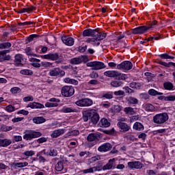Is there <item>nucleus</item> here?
Listing matches in <instances>:
<instances>
[{
	"label": "nucleus",
	"mask_w": 175,
	"mask_h": 175,
	"mask_svg": "<svg viewBox=\"0 0 175 175\" xmlns=\"http://www.w3.org/2000/svg\"><path fill=\"white\" fill-rule=\"evenodd\" d=\"M82 118L85 122H87L90 118L92 125H96L99 122V114H98L96 110L90 109L83 111Z\"/></svg>",
	"instance_id": "nucleus-1"
},
{
	"label": "nucleus",
	"mask_w": 175,
	"mask_h": 175,
	"mask_svg": "<svg viewBox=\"0 0 175 175\" xmlns=\"http://www.w3.org/2000/svg\"><path fill=\"white\" fill-rule=\"evenodd\" d=\"M106 36H107L106 33H97L96 36H93V38H88L86 42L87 43H91L93 46H99L100 44L99 41L106 39Z\"/></svg>",
	"instance_id": "nucleus-2"
},
{
	"label": "nucleus",
	"mask_w": 175,
	"mask_h": 175,
	"mask_svg": "<svg viewBox=\"0 0 175 175\" xmlns=\"http://www.w3.org/2000/svg\"><path fill=\"white\" fill-rule=\"evenodd\" d=\"M42 59H51V61H57V64H61L63 62L64 58L61 57L58 53H49L47 55H41Z\"/></svg>",
	"instance_id": "nucleus-3"
},
{
	"label": "nucleus",
	"mask_w": 175,
	"mask_h": 175,
	"mask_svg": "<svg viewBox=\"0 0 175 175\" xmlns=\"http://www.w3.org/2000/svg\"><path fill=\"white\" fill-rule=\"evenodd\" d=\"M167 120H169V115L165 112L157 114L153 117L154 124H165V122Z\"/></svg>",
	"instance_id": "nucleus-4"
},
{
	"label": "nucleus",
	"mask_w": 175,
	"mask_h": 175,
	"mask_svg": "<svg viewBox=\"0 0 175 175\" xmlns=\"http://www.w3.org/2000/svg\"><path fill=\"white\" fill-rule=\"evenodd\" d=\"M42 136V133L36 132L35 131H27L23 135L24 140L31 141L32 139H36Z\"/></svg>",
	"instance_id": "nucleus-5"
},
{
	"label": "nucleus",
	"mask_w": 175,
	"mask_h": 175,
	"mask_svg": "<svg viewBox=\"0 0 175 175\" xmlns=\"http://www.w3.org/2000/svg\"><path fill=\"white\" fill-rule=\"evenodd\" d=\"M75 105L79 107H90L94 105V100L89 98H81L76 101Z\"/></svg>",
	"instance_id": "nucleus-6"
},
{
	"label": "nucleus",
	"mask_w": 175,
	"mask_h": 175,
	"mask_svg": "<svg viewBox=\"0 0 175 175\" xmlns=\"http://www.w3.org/2000/svg\"><path fill=\"white\" fill-rule=\"evenodd\" d=\"M86 65L89 68H92V70H100V69L106 68L105 63L100 62H90L87 63Z\"/></svg>",
	"instance_id": "nucleus-7"
},
{
	"label": "nucleus",
	"mask_w": 175,
	"mask_h": 175,
	"mask_svg": "<svg viewBox=\"0 0 175 175\" xmlns=\"http://www.w3.org/2000/svg\"><path fill=\"white\" fill-rule=\"evenodd\" d=\"M132 68H133V64L129 61H124L117 65V69L119 70H131Z\"/></svg>",
	"instance_id": "nucleus-8"
},
{
	"label": "nucleus",
	"mask_w": 175,
	"mask_h": 175,
	"mask_svg": "<svg viewBox=\"0 0 175 175\" xmlns=\"http://www.w3.org/2000/svg\"><path fill=\"white\" fill-rule=\"evenodd\" d=\"M75 94V89L72 86H64L62 88V94L66 98H69Z\"/></svg>",
	"instance_id": "nucleus-9"
},
{
	"label": "nucleus",
	"mask_w": 175,
	"mask_h": 175,
	"mask_svg": "<svg viewBox=\"0 0 175 175\" xmlns=\"http://www.w3.org/2000/svg\"><path fill=\"white\" fill-rule=\"evenodd\" d=\"M49 75L52 77H58V76L63 77V76H65V71L61 70L59 68H55L49 71Z\"/></svg>",
	"instance_id": "nucleus-10"
},
{
	"label": "nucleus",
	"mask_w": 175,
	"mask_h": 175,
	"mask_svg": "<svg viewBox=\"0 0 175 175\" xmlns=\"http://www.w3.org/2000/svg\"><path fill=\"white\" fill-rule=\"evenodd\" d=\"M100 170H102V164L98 163L96 166L83 170L82 173H83V174H88L95 173V172H100Z\"/></svg>",
	"instance_id": "nucleus-11"
},
{
	"label": "nucleus",
	"mask_w": 175,
	"mask_h": 175,
	"mask_svg": "<svg viewBox=\"0 0 175 175\" xmlns=\"http://www.w3.org/2000/svg\"><path fill=\"white\" fill-rule=\"evenodd\" d=\"M148 29H150V27H147L146 26H139L133 29L132 33L133 35H140L142 33H144V32H146Z\"/></svg>",
	"instance_id": "nucleus-12"
},
{
	"label": "nucleus",
	"mask_w": 175,
	"mask_h": 175,
	"mask_svg": "<svg viewBox=\"0 0 175 175\" xmlns=\"http://www.w3.org/2000/svg\"><path fill=\"white\" fill-rule=\"evenodd\" d=\"M96 33H100L99 29H87L83 31V36H96Z\"/></svg>",
	"instance_id": "nucleus-13"
},
{
	"label": "nucleus",
	"mask_w": 175,
	"mask_h": 175,
	"mask_svg": "<svg viewBox=\"0 0 175 175\" xmlns=\"http://www.w3.org/2000/svg\"><path fill=\"white\" fill-rule=\"evenodd\" d=\"M10 52V50H4L0 51V62H3V61H10L12 56H10V55H6Z\"/></svg>",
	"instance_id": "nucleus-14"
},
{
	"label": "nucleus",
	"mask_w": 175,
	"mask_h": 175,
	"mask_svg": "<svg viewBox=\"0 0 175 175\" xmlns=\"http://www.w3.org/2000/svg\"><path fill=\"white\" fill-rule=\"evenodd\" d=\"M113 146L110 143H104L98 148V151L99 152H107L111 150Z\"/></svg>",
	"instance_id": "nucleus-15"
},
{
	"label": "nucleus",
	"mask_w": 175,
	"mask_h": 175,
	"mask_svg": "<svg viewBox=\"0 0 175 175\" xmlns=\"http://www.w3.org/2000/svg\"><path fill=\"white\" fill-rule=\"evenodd\" d=\"M62 41L66 46H73L75 44V39L72 37L64 36L62 37Z\"/></svg>",
	"instance_id": "nucleus-16"
},
{
	"label": "nucleus",
	"mask_w": 175,
	"mask_h": 175,
	"mask_svg": "<svg viewBox=\"0 0 175 175\" xmlns=\"http://www.w3.org/2000/svg\"><path fill=\"white\" fill-rule=\"evenodd\" d=\"M104 76L107 77H118L120 72L117 70H108L104 72Z\"/></svg>",
	"instance_id": "nucleus-17"
},
{
	"label": "nucleus",
	"mask_w": 175,
	"mask_h": 175,
	"mask_svg": "<svg viewBox=\"0 0 175 175\" xmlns=\"http://www.w3.org/2000/svg\"><path fill=\"white\" fill-rule=\"evenodd\" d=\"M60 113H77V110L72 107L64 106L59 110Z\"/></svg>",
	"instance_id": "nucleus-18"
},
{
	"label": "nucleus",
	"mask_w": 175,
	"mask_h": 175,
	"mask_svg": "<svg viewBox=\"0 0 175 175\" xmlns=\"http://www.w3.org/2000/svg\"><path fill=\"white\" fill-rule=\"evenodd\" d=\"M118 126L121 129L122 132H128L129 129H131V126H129L126 123L119 122H118Z\"/></svg>",
	"instance_id": "nucleus-19"
},
{
	"label": "nucleus",
	"mask_w": 175,
	"mask_h": 175,
	"mask_svg": "<svg viewBox=\"0 0 175 175\" xmlns=\"http://www.w3.org/2000/svg\"><path fill=\"white\" fill-rule=\"evenodd\" d=\"M64 133H65V130L59 129L53 131L51 134V137L53 139H56V137H59V136H61V135H64Z\"/></svg>",
	"instance_id": "nucleus-20"
},
{
	"label": "nucleus",
	"mask_w": 175,
	"mask_h": 175,
	"mask_svg": "<svg viewBox=\"0 0 175 175\" xmlns=\"http://www.w3.org/2000/svg\"><path fill=\"white\" fill-rule=\"evenodd\" d=\"M128 166L130 169H140L142 163L139 161H131L128 163Z\"/></svg>",
	"instance_id": "nucleus-21"
},
{
	"label": "nucleus",
	"mask_w": 175,
	"mask_h": 175,
	"mask_svg": "<svg viewBox=\"0 0 175 175\" xmlns=\"http://www.w3.org/2000/svg\"><path fill=\"white\" fill-rule=\"evenodd\" d=\"M114 165H116V159H110L107 165L103 167V170H110V169H113Z\"/></svg>",
	"instance_id": "nucleus-22"
},
{
	"label": "nucleus",
	"mask_w": 175,
	"mask_h": 175,
	"mask_svg": "<svg viewBox=\"0 0 175 175\" xmlns=\"http://www.w3.org/2000/svg\"><path fill=\"white\" fill-rule=\"evenodd\" d=\"M26 107H31V109H44V105L39 103H30Z\"/></svg>",
	"instance_id": "nucleus-23"
},
{
	"label": "nucleus",
	"mask_w": 175,
	"mask_h": 175,
	"mask_svg": "<svg viewBox=\"0 0 175 175\" xmlns=\"http://www.w3.org/2000/svg\"><path fill=\"white\" fill-rule=\"evenodd\" d=\"M12 144V139H0V147H9Z\"/></svg>",
	"instance_id": "nucleus-24"
},
{
	"label": "nucleus",
	"mask_w": 175,
	"mask_h": 175,
	"mask_svg": "<svg viewBox=\"0 0 175 175\" xmlns=\"http://www.w3.org/2000/svg\"><path fill=\"white\" fill-rule=\"evenodd\" d=\"M30 62H31V66H33V68H40L41 65L39 62H40V59L31 57L29 59Z\"/></svg>",
	"instance_id": "nucleus-25"
},
{
	"label": "nucleus",
	"mask_w": 175,
	"mask_h": 175,
	"mask_svg": "<svg viewBox=\"0 0 175 175\" xmlns=\"http://www.w3.org/2000/svg\"><path fill=\"white\" fill-rule=\"evenodd\" d=\"M123 111L125 114H127V116H133L136 114V111H135V109L131 107H126L124 108Z\"/></svg>",
	"instance_id": "nucleus-26"
},
{
	"label": "nucleus",
	"mask_w": 175,
	"mask_h": 175,
	"mask_svg": "<svg viewBox=\"0 0 175 175\" xmlns=\"http://www.w3.org/2000/svg\"><path fill=\"white\" fill-rule=\"evenodd\" d=\"M98 125L100 126V128H108V126L110 125V122L109 120H107V119L103 118L100 120Z\"/></svg>",
	"instance_id": "nucleus-27"
},
{
	"label": "nucleus",
	"mask_w": 175,
	"mask_h": 175,
	"mask_svg": "<svg viewBox=\"0 0 175 175\" xmlns=\"http://www.w3.org/2000/svg\"><path fill=\"white\" fill-rule=\"evenodd\" d=\"M143 109L146 110V111H154L155 107L150 103H145L143 105Z\"/></svg>",
	"instance_id": "nucleus-28"
},
{
	"label": "nucleus",
	"mask_w": 175,
	"mask_h": 175,
	"mask_svg": "<svg viewBox=\"0 0 175 175\" xmlns=\"http://www.w3.org/2000/svg\"><path fill=\"white\" fill-rule=\"evenodd\" d=\"M126 100L129 105H137L139 103V100L135 97H127Z\"/></svg>",
	"instance_id": "nucleus-29"
},
{
	"label": "nucleus",
	"mask_w": 175,
	"mask_h": 175,
	"mask_svg": "<svg viewBox=\"0 0 175 175\" xmlns=\"http://www.w3.org/2000/svg\"><path fill=\"white\" fill-rule=\"evenodd\" d=\"M110 84L114 88H117L118 87H122V85H124V82L121 81H112Z\"/></svg>",
	"instance_id": "nucleus-30"
},
{
	"label": "nucleus",
	"mask_w": 175,
	"mask_h": 175,
	"mask_svg": "<svg viewBox=\"0 0 175 175\" xmlns=\"http://www.w3.org/2000/svg\"><path fill=\"white\" fill-rule=\"evenodd\" d=\"M142 85L143 83L139 82H132L130 83L131 88H134L135 90H140Z\"/></svg>",
	"instance_id": "nucleus-31"
},
{
	"label": "nucleus",
	"mask_w": 175,
	"mask_h": 175,
	"mask_svg": "<svg viewBox=\"0 0 175 175\" xmlns=\"http://www.w3.org/2000/svg\"><path fill=\"white\" fill-rule=\"evenodd\" d=\"M88 142L90 143L92 142H95V140H98V134L91 133L87 137Z\"/></svg>",
	"instance_id": "nucleus-32"
},
{
	"label": "nucleus",
	"mask_w": 175,
	"mask_h": 175,
	"mask_svg": "<svg viewBox=\"0 0 175 175\" xmlns=\"http://www.w3.org/2000/svg\"><path fill=\"white\" fill-rule=\"evenodd\" d=\"M33 122L34 124H43V122H46V119L43 117H36L33 118Z\"/></svg>",
	"instance_id": "nucleus-33"
},
{
	"label": "nucleus",
	"mask_w": 175,
	"mask_h": 175,
	"mask_svg": "<svg viewBox=\"0 0 175 175\" xmlns=\"http://www.w3.org/2000/svg\"><path fill=\"white\" fill-rule=\"evenodd\" d=\"M64 81L68 84H74V85H77V84H79V81H77L76 79H70L68 77L65 78Z\"/></svg>",
	"instance_id": "nucleus-34"
},
{
	"label": "nucleus",
	"mask_w": 175,
	"mask_h": 175,
	"mask_svg": "<svg viewBox=\"0 0 175 175\" xmlns=\"http://www.w3.org/2000/svg\"><path fill=\"white\" fill-rule=\"evenodd\" d=\"M133 129H135V131H143L144 126L142 123L136 122L133 125Z\"/></svg>",
	"instance_id": "nucleus-35"
},
{
	"label": "nucleus",
	"mask_w": 175,
	"mask_h": 175,
	"mask_svg": "<svg viewBox=\"0 0 175 175\" xmlns=\"http://www.w3.org/2000/svg\"><path fill=\"white\" fill-rule=\"evenodd\" d=\"M23 61V55L17 54L15 55L14 63L16 65H21V62Z\"/></svg>",
	"instance_id": "nucleus-36"
},
{
	"label": "nucleus",
	"mask_w": 175,
	"mask_h": 175,
	"mask_svg": "<svg viewBox=\"0 0 175 175\" xmlns=\"http://www.w3.org/2000/svg\"><path fill=\"white\" fill-rule=\"evenodd\" d=\"M57 172H62L64 170V163L62 161H58L55 167Z\"/></svg>",
	"instance_id": "nucleus-37"
},
{
	"label": "nucleus",
	"mask_w": 175,
	"mask_h": 175,
	"mask_svg": "<svg viewBox=\"0 0 175 175\" xmlns=\"http://www.w3.org/2000/svg\"><path fill=\"white\" fill-rule=\"evenodd\" d=\"M148 94V95H151V96H156V95H163V93L158 92V91L154 89L149 90Z\"/></svg>",
	"instance_id": "nucleus-38"
},
{
	"label": "nucleus",
	"mask_w": 175,
	"mask_h": 175,
	"mask_svg": "<svg viewBox=\"0 0 175 175\" xmlns=\"http://www.w3.org/2000/svg\"><path fill=\"white\" fill-rule=\"evenodd\" d=\"M20 74L25 75V76H31V75H33V72L29 69H24L20 71Z\"/></svg>",
	"instance_id": "nucleus-39"
},
{
	"label": "nucleus",
	"mask_w": 175,
	"mask_h": 175,
	"mask_svg": "<svg viewBox=\"0 0 175 175\" xmlns=\"http://www.w3.org/2000/svg\"><path fill=\"white\" fill-rule=\"evenodd\" d=\"M101 98H104L105 99H113V92H107V93H104L102 94Z\"/></svg>",
	"instance_id": "nucleus-40"
},
{
	"label": "nucleus",
	"mask_w": 175,
	"mask_h": 175,
	"mask_svg": "<svg viewBox=\"0 0 175 175\" xmlns=\"http://www.w3.org/2000/svg\"><path fill=\"white\" fill-rule=\"evenodd\" d=\"M70 64L72 65H79L81 64V59L80 57H75L70 59Z\"/></svg>",
	"instance_id": "nucleus-41"
},
{
	"label": "nucleus",
	"mask_w": 175,
	"mask_h": 175,
	"mask_svg": "<svg viewBox=\"0 0 175 175\" xmlns=\"http://www.w3.org/2000/svg\"><path fill=\"white\" fill-rule=\"evenodd\" d=\"M12 47V44L10 42H4L0 44V50H3L5 49H10Z\"/></svg>",
	"instance_id": "nucleus-42"
},
{
	"label": "nucleus",
	"mask_w": 175,
	"mask_h": 175,
	"mask_svg": "<svg viewBox=\"0 0 175 175\" xmlns=\"http://www.w3.org/2000/svg\"><path fill=\"white\" fill-rule=\"evenodd\" d=\"M12 166H16V167H25V166H28V162L13 163Z\"/></svg>",
	"instance_id": "nucleus-43"
},
{
	"label": "nucleus",
	"mask_w": 175,
	"mask_h": 175,
	"mask_svg": "<svg viewBox=\"0 0 175 175\" xmlns=\"http://www.w3.org/2000/svg\"><path fill=\"white\" fill-rule=\"evenodd\" d=\"M25 53L27 54V55H31V57H38V55L32 53V49H31L30 47H27L25 49Z\"/></svg>",
	"instance_id": "nucleus-44"
},
{
	"label": "nucleus",
	"mask_w": 175,
	"mask_h": 175,
	"mask_svg": "<svg viewBox=\"0 0 175 175\" xmlns=\"http://www.w3.org/2000/svg\"><path fill=\"white\" fill-rule=\"evenodd\" d=\"M159 57L163 59H174V57L167 55V53L159 55Z\"/></svg>",
	"instance_id": "nucleus-45"
},
{
	"label": "nucleus",
	"mask_w": 175,
	"mask_h": 175,
	"mask_svg": "<svg viewBox=\"0 0 175 175\" xmlns=\"http://www.w3.org/2000/svg\"><path fill=\"white\" fill-rule=\"evenodd\" d=\"M36 38H39L38 35L36 34H31L30 35L27 39H26V43L28 44L30 42H32V40H33V39H35Z\"/></svg>",
	"instance_id": "nucleus-46"
},
{
	"label": "nucleus",
	"mask_w": 175,
	"mask_h": 175,
	"mask_svg": "<svg viewBox=\"0 0 175 175\" xmlns=\"http://www.w3.org/2000/svg\"><path fill=\"white\" fill-rule=\"evenodd\" d=\"M163 87L165 90H173V83H172L171 82H165L163 84Z\"/></svg>",
	"instance_id": "nucleus-47"
},
{
	"label": "nucleus",
	"mask_w": 175,
	"mask_h": 175,
	"mask_svg": "<svg viewBox=\"0 0 175 175\" xmlns=\"http://www.w3.org/2000/svg\"><path fill=\"white\" fill-rule=\"evenodd\" d=\"M10 92L14 94H20V92H21V89L18 87H14L10 89Z\"/></svg>",
	"instance_id": "nucleus-48"
},
{
	"label": "nucleus",
	"mask_w": 175,
	"mask_h": 175,
	"mask_svg": "<svg viewBox=\"0 0 175 175\" xmlns=\"http://www.w3.org/2000/svg\"><path fill=\"white\" fill-rule=\"evenodd\" d=\"M47 154L49 155V157H57V155H58V152L55 149H51L47 152Z\"/></svg>",
	"instance_id": "nucleus-49"
},
{
	"label": "nucleus",
	"mask_w": 175,
	"mask_h": 175,
	"mask_svg": "<svg viewBox=\"0 0 175 175\" xmlns=\"http://www.w3.org/2000/svg\"><path fill=\"white\" fill-rule=\"evenodd\" d=\"M12 129H13V127L10 126L3 125L1 126V131H3V132H10Z\"/></svg>",
	"instance_id": "nucleus-50"
},
{
	"label": "nucleus",
	"mask_w": 175,
	"mask_h": 175,
	"mask_svg": "<svg viewBox=\"0 0 175 175\" xmlns=\"http://www.w3.org/2000/svg\"><path fill=\"white\" fill-rule=\"evenodd\" d=\"M14 110H16V108L12 105H9L5 107V111H8V113H13Z\"/></svg>",
	"instance_id": "nucleus-51"
},
{
	"label": "nucleus",
	"mask_w": 175,
	"mask_h": 175,
	"mask_svg": "<svg viewBox=\"0 0 175 175\" xmlns=\"http://www.w3.org/2000/svg\"><path fill=\"white\" fill-rule=\"evenodd\" d=\"M68 136H78L80 135V131L79 130H73L68 133Z\"/></svg>",
	"instance_id": "nucleus-52"
},
{
	"label": "nucleus",
	"mask_w": 175,
	"mask_h": 175,
	"mask_svg": "<svg viewBox=\"0 0 175 175\" xmlns=\"http://www.w3.org/2000/svg\"><path fill=\"white\" fill-rule=\"evenodd\" d=\"M41 65L44 68H50V66H53V63L50 62H42Z\"/></svg>",
	"instance_id": "nucleus-53"
},
{
	"label": "nucleus",
	"mask_w": 175,
	"mask_h": 175,
	"mask_svg": "<svg viewBox=\"0 0 175 175\" xmlns=\"http://www.w3.org/2000/svg\"><path fill=\"white\" fill-rule=\"evenodd\" d=\"M164 100L173 102L175 100V95H170L164 97Z\"/></svg>",
	"instance_id": "nucleus-54"
},
{
	"label": "nucleus",
	"mask_w": 175,
	"mask_h": 175,
	"mask_svg": "<svg viewBox=\"0 0 175 175\" xmlns=\"http://www.w3.org/2000/svg\"><path fill=\"white\" fill-rule=\"evenodd\" d=\"M24 155L26 157H32L35 155V151L33 150H27L24 152Z\"/></svg>",
	"instance_id": "nucleus-55"
},
{
	"label": "nucleus",
	"mask_w": 175,
	"mask_h": 175,
	"mask_svg": "<svg viewBox=\"0 0 175 175\" xmlns=\"http://www.w3.org/2000/svg\"><path fill=\"white\" fill-rule=\"evenodd\" d=\"M58 106V103H45L46 107H57Z\"/></svg>",
	"instance_id": "nucleus-56"
},
{
	"label": "nucleus",
	"mask_w": 175,
	"mask_h": 175,
	"mask_svg": "<svg viewBox=\"0 0 175 175\" xmlns=\"http://www.w3.org/2000/svg\"><path fill=\"white\" fill-rule=\"evenodd\" d=\"M47 137H42L37 139V142L39 143V144H42V143H46L47 142Z\"/></svg>",
	"instance_id": "nucleus-57"
},
{
	"label": "nucleus",
	"mask_w": 175,
	"mask_h": 175,
	"mask_svg": "<svg viewBox=\"0 0 175 175\" xmlns=\"http://www.w3.org/2000/svg\"><path fill=\"white\" fill-rule=\"evenodd\" d=\"M37 157H38L40 163H44V162H46V159H44V157H43L42 155L37 154Z\"/></svg>",
	"instance_id": "nucleus-58"
},
{
	"label": "nucleus",
	"mask_w": 175,
	"mask_h": 175,
	"mask_svg": "<svg viewBox=\"0 0 175 175\" xmlns=\"http://www.w3.org/2000/svg\"><path fill=\"white\" fill-rule=\"evenodd\" d=\"M87 50V45L85 46H81L78 48V51L79 53H85V51Z\"/></svg>",
	"instance_id": "nucleus-59"
},
{
	"label": "nucleus",
	"mask_w": 175,
	"mask_h": 175,
	"mask_svg": "<svg viewBox=\"0 0 175 175\" xmlns=\"http://www.w3.org/2000/svg\"><path fill=\"white\" fill-rule=\"evenodd\" d=\"M90 77L91 79H98V77H99V75L96 72H92L90 75Z\"/></svg>",
	"instance_id": "nucleus-60"
},
{
	"label": "nucleus",
	"mask_w": 175,
	"mask_h": 175,
	"mask_svg": "<svg viewBox=\"0 0 175 175\" xmlns=\"http://www.w3.org/2000/svg\"><path fill=\"white\" fill-rule=\"evenodd\" d=\"M23 100L25 102H32V100H33V96H26L23 98Z\"/></svg>",
	"instance_id": "nucleus-61"
},
{
	"label": "nucleus",
	"mask_w": 175,
	"mask_h": 175,
	"mask_svg": "<svg viewBox=\"0 0 175 175\" xmlns=\"http://www.w3.org/2000/svg\"><path fill=\"white\" fill-rule=\"evenodd\" d=\"M18 114H23V116H28L29 114V111H25V109H22L18 111Z\"/></svg>",
	"instance_id": "nucleus-62"
},
{
	"label": "nucleus",
	"mask_w": 175,
	"mask_h": 175,
	"mask_svg": "<svg viewBox=\"0 0 175 175\" xmlns=\"http://www.w3.org/2000/svg\"><path fill=\"white\" fill-rule=\"evenodd\" d=\"M127 139L128 140H130L131 142H136V140H137V138H136V137H135V135H128L127 136Z\"/></svg>",
	"instance_id": "nucleus-63"
},
{
	"label": "nucleus",
	"mask_w": 175,
	"mask_h": 175,
	"mask_svg": "<svg viewBox=\"0 0 175 175\" xmlns=\"http://www.w3.org/2000/svg\"><path fill=\"white\" fill-rule=\"evenodd\" d=\"M99 159H100V157L99 156H95V157H93L90 159V162L92 163H94V162H96V161H99Z\"/></svg>",
	"instance_id": "nucleus-64"
}]
</instances>
